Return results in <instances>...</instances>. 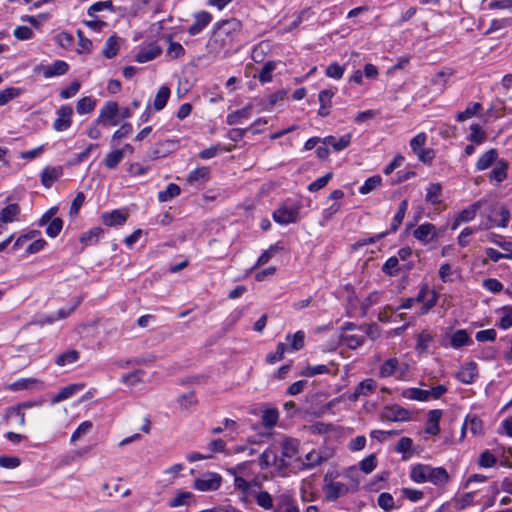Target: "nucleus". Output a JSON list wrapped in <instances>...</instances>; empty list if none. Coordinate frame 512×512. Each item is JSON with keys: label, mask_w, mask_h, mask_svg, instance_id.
<instances>
[{"label": "nucleus", "mask_w": 512, "mask_h": 512, "mask_svg": "<svg viewBox=\"0 0 512 512\" xmlns=\"http://www.w3.org/2000/svg\"><path fill=\"white\" fill-rule=\"evenodd\" d=\"M242 22L236 18L221 20L213 25L209 45L216 50L230 49L242 33Z\"/></svg>", "instance_id": "nucleus-1"}, {"label": "nucleus", "mask_w": 512, "mask_h": 512, "mask_svg": "<svg viewBox=\"0 0 512 512\" xmlns=\"http://www.w3.org/2000/svg\"><path fill=\"white\" fill-rule=\"evenodd\" d=\"M301 208L302 203L300 201L287 199L279 208L273 212V220L280 225L296 223L298 221Z\"/></svg>", "instance_id": "nucleus-2"}, {"label": "nucleus", "mask_w": 512, "mask_h": 512, "mask_svg": "<svg viewBox=\"0 0 512 512\" xmlns=\"http://www.w3.org/2000/svg\"><path fill=\"white\" fill-rule=\"evenodd\" d=\"M299 450V441L286 438L281 443V457H274V464L279 470L286 469L290 462L296 459Z\"/></svg>", "instance_id": "nucleus-3"}, {"label": "nucleus", "mask_w": 512, "mask_h": 512, "mask_svg": "<svg viewBox=\"0 0 512 512\" xmlns=\"http://www.w3.org/2000/svg\"><path fill=\"white\" fill-rule=\"evenodd\" d=\"M120 107L115 101H107L100 108L96 124H101L104 127L117 126L120 123L119 119Z\"/></svg>", "instance_id": "nucleus-4"}, {"label": "nucleus", "mask_w": 512, "mask_h": 512, "mask_svg": "<svg viewBox=\"0 0 512 512\" xmlns=\"http://www.w3.org/2000/svg\"><path fill=\"white\" fill-rule=\"evenodd\" d=\"M221 483L222 477L220 474L206 472L200 478L195 479L193 488L202 492L216 491L220 488Z\"/></svg>", "instance_id": "nucleus-5"}, {"label": "nucleus", "mask_w": 512, "mask_h": 512, "mask_svg": "<svg viewBox=\"0 0 512 512\" xmlns=\"http://www.w3.org/2000/svg\"><path fill=\"white\" fill-rule=\"evenodd\" d=\"M57 118L53 122V129L62 132L69 129L72 125L73 110L68 105H63L56 111Z\"/></svg>", "instance_id": "nucleus-6"}, {"label": "nucleus", "mask_w": 512, "mask_h": 512, "mask_svg": "<svg viewBox=\"0 0 512 512\" xmlns=\"http://www.w3.org/2000/svg\"><path fill=\"white\" fill-rule=\"evenodd\" d=\"M194 22L188 28L190 36H196L200 34L212 21V14L208 11H200L193 15Z\"/></svg>", "instance_id": "nucleus-7"}, {"label": "nucleus", "mask_w": 512, "mask_h": 512, "mask_svg": "<svg viewBox=\"0 0 512 512\" xmlns=\"http://www.w3.org/2000/svg\"><path fill=\"white\" fill-rule=\"evenodd\" d=\"M483 201L479 200L463 209L456 217L454 223L452 224V229H456L461 223H466L472 221L478 212V210L482 207Z\"/></svg>", "instance_id": "nucleus-8"}, {"label": "nucleus", "mask_w": 512, "mask_h": 512, "mask_svg": "<svg viewBox=\"0 0 512 512\" xmlns=\"http://www.w3.org/2000/svg\"><path fill=\"white\" fill-rule=\"evenodd\" d=\"M427 472V482L435 486H445L449 481V474L444 467H432L429 465Z\"/></svg>", "instance_id": "nucleus-9"}, {"label": "nucleus", "mask_w": 512, "mask_h": 512, "mask_svg": "<svg viewBox=\"0 0 512 512\" xmlns=\"http://www.w3.org/2000/svg\"><path fill=\"white\" fill-rule=\"evenodd\" d=\"M382 416L386 420L393 422L408 421L411 418L410 412L399 405L385 407Z\"/></svg>", "instance_id": "nucleus-10"}, {"label": "nucleus", "mask_w": 512, "mask_h": 512, "mask_svg": "<svg viewBox=\"0 0 512 512\" xmlns=\"http://www.w3.org/2000/svg\"><path fill=\"white\" fill-rule=\"evenodd\" d=\"M61 166H46L41 172V184L49 189L62 176Z\"/></svg>", "instance_id": "nucleus-11"}, {"label": "nucleus", "mask_w": 512, "mask_h": 512, "mask_svg": "<svg viewBox=\"0 0 512 512\" xmlns=\"http://www.w3.org/2000/svg\"><path fill=\"white\" fill-rule=\"evenodd\" d=\"M348 491V486L338 481H332L324 488L325 496L328 501H335L339 497L346 495Z\"/></svg>", "instance_id": "nucleus-12"}, {"label": "nucleus", "mask_w": 512, "mask_h": 512, "mask_svg": "<svg viewBox=\"0 0 512 512\" xmlns=\"http://www.w3.org/2000/svg\"><path fill=\"white\" fill-rule=\"evenodd\" d=\"M442 410H430L427 416L425 432L430 435H438L440 433V420L442 418Z\"/></svg>", "instance_id": "nucleus-13"}, {"label": "nucleus", "mask_w": 512, "mask_h": 512, "mask_svg": "<svg viewBox=\"0 0 512 512\" xmlns=\"http://www.w3.org/2000/svg\"><path fill=\"white\" fill-rule=\"evenodd\" d=\"M414 238L426 244L436 237L435 226L431 223H424L418 226L413 232Z\"/></svg>", "instance_id": "nucleus-14"}, {"label": "nucleus", "mask_w": 512, "mask_h": 512, "mask_svg": "<svg viewBox=\"0 0 512 512\" xmlns=\"http://www.w3.org/2000/svg\"><path fill=\"white\" fill-rule=\"evenodd\" d=\"M84 387L85 385L83 383H75L61 388L59 392L52 398V404H56L71 398L73 395L83 390Z\"/></svg>", "instance_id": "nucleus-15"}, {"label": "nucleus", "mask_w": 512, "mask_h": 512, "mask_svg": "<svg viewBox=\"0 0 512 512\" xmlns=\"http://www.w3.org/2000/svg\"><path fill=\"white\" fill-rule=\"evenodd\" d=\"M126 220L127 214L118 209L102 214L103 224L109 227L123 225Z\"/></svg>", "instance_id": "nucleus-16"}, {"label": "nucleus", "mask_w": 512, "mask_h": 512, "mask_svg": "<svg viewBox=\"0 0 512 512\" xmlns=\"http://www.w3.org/2000/svg\"><path fill=\"white\" fill-rule=\"evenodd\" d=\"M498 160V151L495 148H491L482 154L475 164V168L478 171H484L488 169L492 164Z\"/></svg>", "instance_id": "nucleus-17"}, {"label": "nucleus", "mask_w": 512, "mask_h": 512, "mask_svg": "<svg viewBox=\"0 0 512 512\" xmlns=\"http://www.w3.org/2000/svg\"><path fill=\"white\" fill-rule=\"evenodd\" d=\"M210 169L206 166L198 167L189 172L187 182L190 185L204 184L209 180Z\"/></svg>", "instance_id": "nucleus-18"}, {"label": "nucleus", "mask_w": 512, "mask_h": 512, "mask_svg": "<svg viewBox=\"0 0 512 512\" xmlns=\"http://www.w3.org/2000/svg\"><path fill=\"white\" fill-rule=\"evenodd\" d=\"M195 500V495L189 491H178L176 495L168 501L170 508H177L181 506H190Z\"/></svg>", "instance_id": "nucleus-19"}, {"label": "nucleus", "mask_w": 512, "mask_h": 512, "mask_svg": "<svg viewBox=\"0 0 512 512\" xmlns=\"http://www.w3.org/2000/svg\"><path fill=\"white\" fill-rule=\"evenodd\" d=\"M69 70V65L63 60H56L52 64L46 66L43 70L45 78H52L65 74Z\"/></svg>", "instance_id": "nucleus-20"}, {"label": "nucleus", "mask_w": 512, "mask_h": 512, "mask_svg": "<svg viewBox=\"0 0 512 512\" xmlns=\"http://www.w3.org/2000/svg\"><path fill=\"white\" fill-rule=\"evenodd\" d=\"M495 163V167L489 173V179L502 183L508 176V163L504 159H499Z\"/></svg>", "instance_id": "nucleus-21"}, {"label": "nucleus", "mask_w": 512, "mask_h": 512, "mask_svg": "<svg viewBox=\"0 0 512 512\" xmlns=\"http://www.w3.org/2000/svg\"><path fill=\"white\" fill-rule=\"evenodd\" d=\"M351 138L352 136L350 133L341 136L339 139L334 136H326L322 139V143L326 146L333 147L335 151H342L349 146Z\"/></svg>", "instance_id": "nucleus-22"}, {"label": "nucleus", "mask_w": 512, "mask_h": 512, "mask_svg": "<svg viewBox=\"0 0 512 512\" xmlns=\"http://www.w3.org/2000/svg\"><path fill=\"white\" fill-rule=\"evenodd\" d=\"M21 212L20 206L16 203L8 204L0 211V223L8 224L17 220Z\"/></svg>", "instance_id": "nucleus-23"}, {"label": "nucleus", "mask_w": 512, "mask_h": 512, "mask_svg": "<svg viewBox=\"0 0 512 512\" xmlns=\"http://www.w3.org/2000/svg\"><path fill=\"white\" fill-rule=\"evenodd\" d=\"M252 105L247 104L243 108L231 112L226 117V123L228 125H236L242 122L244 119H248L251 116Z\"/></svg>", "instance_id": "nucleus-24"}, {"label": "nucleus", "mask_w": 512, "mask_h": 512, "mask_svg": "<svg viewBox=\"0 0 512 512\" xmlns=\"http://www.w3.org/2000/svg\"><path fill=\"white\" fill-rule=\"evenodd\" d=\"M477 377V366L474 362L467 363L457 374V379L464 384H471Z\"/></svg>", "instance_id": "nucleus-25"}, {"label": "nucleus", "mask_w": 512, "mask_h": 512, "mask_svg": "<svg viewBox=\"0 0 512 512\" xmlns=\"http://www.w3.org/2000/svg\"><path fill=\"white\" fill-rule=\"evenodd\" d=\"M399 369V360L396 357L385 360L379 367L378 375L381 378H388L396 375Z\"/></svg>", "instance_id": "nucleus-26"}, {"label": "nucleus", "mask_w": 512, "mask_h": 512, "mask_svg": "<svg viewBox=\"0 0 512 512\" xmlns=\"http://www.w3.org/2000/svg\"><path fill=\"white\" fill-rule=\"evenodd\" d=\"M175 144L176 141L173 140L159 141L148 150L147 158H149L150 160H157L159 158L165 157L169 151L168 149L162 150V148L165 146H175Z\"/></svg>", "instance_id": "nucleus-27"}, {"label": "nucleus", "mask_w": 512, "mask_h": 512, "mask_svg": "<svg viewBox=\"0 0 512 512\" xmlns=\"http://www.w3.org/2000/svg\"><path fill=\"white\" fill-rule=\"evenodd\" d=\"M162 53L160 46L153 44L147 49L141 50L135 57L136 62L146 63L154 60L157 56Z\"/></svg>", "instance_id": "nucleus-28"}, {"label": "nucleus", "mask_w": 512, "mask_h": 512, "mask_svg": "<svg viewBox=\"0 0 512 512\" xmlns=\"http://www.w3.org/2000/svg\"><path fill=\"white\" fill-rule=\"evenodd\" d=\"M413 440L409 437H401L396 446L395 451L402 454V460L407 461L411 458L414 451L412 450Z\"/></svg>", "instance_id": "nucleus-29"}, {"label": "nucleus", "mask_w": 512, "mask_h": 512, "mask_svg": "<svg viewBox=\"0 0 512 512\" xmlns=\"http://www.w3.org/2000/svg\"><path fill=\"white\" fill-rule=\"evenodd\" d=\"M280 413L277 408H267L263 410L261 421L266 429H273L279 420Z\"/></svg>", "instance_id": "nucleus-30"}, {"label": "nucleus", "mask_w": 512, "mask_h": 512, "mask_svg": "<svg viewBox=\"0 0 512 512\" xmlns=\"http://www.w3.org/2000/svg\"><path fill=\"white\" fill-rule=\"evenodd\" d=\"M464 429H469L473 436L483 434V422L476 415H467L464 421Z\"/></svg>", "instance_id": "nucleus-31"}, {"label": "nucleus", "mask_w": 512, "mask_h": 512, "mask_svg": "<svg viewBox=\"0 0 512 512\" xmlns=\"http://www.w3.org/2000/svg\"><path fill=\"white\" fill-rule=\"evenodd\" d=\"M407 209H408V200L404 199V200H402L400 202L399 207H398V211L396 212L395 216L392 219L390 230H388L389 234L390 233H395L398 230V228L402 224V221H403V219L405 217Z\"/></svg>", "instance_id": "nucleus-32"}, {"label": "nucleus", "mask_w": 512, "mask_h": 512, "mask_svg": "<svg viewBox=\"0 0 512 512\" xmlns=\"http://www.w3.org/2000/svg\"><path fill=\"white\" fill-rule=\"evenodd\" d=\"M472 343L471 338L469 337L468 333L464 329H459L455 331L450 340V344L453 348L458 349L465 345H470Z\"/></svg>", "instance_id": "nucleus-33"}, {"label": "nucleus", "mask_w": 512, "mask_h": 512, "mask_svg": "<svg viewBox=\"0 0 512 512\" xmlns=\"http://www.w3.org/2000/svg\"><path fill=\"white\" fill-rule=\"evenodd\" d=\"M402 396L409 400L427 401L430 398V391L420 388H407L403 390Z\"/></svg>", "instance_id": "nucleus-34"}, {"label": "nucleus", "mask_w": 512, "mask_h": 512, "mask_svg": "<svg viewBox=\"0 0 512 512\" xmlns=\"http://www.w3.org/2000/svg\"><path fill=\"white\" fill-rule=\"evenodd\" d=\"M428 464H416L411 467L410 479L416 483L427 482Z\"/></svg>", "instance_id": "nucleus-35"}, {"label": "nucleus", "mask_w": 512, "mask_h": 512, "mask_svg": "<svg viewBox=\"0 0 512 512\" xmlns=\"http://www.w3.org/2000/svg\"><path fill=\"white\" fill-rule=\"evenodd\" d=\"M273 512H300V510L292 498L282 496L277 501Z\"/></svg>", "instance_id": "nucleus-36"}, {"label": "nucleus", "mask_w": 512, "mask_h": 512, "mask_svg": "<svg viewBox=\"0 0 512 512\" xmlns=\"http://www.w3.org/2000/svg\"><path fill=\"white\" fill-rule=\"evenodd\" d=\"M103 234V229L100 227H93L89 231L83 233L80 237L81 243L85 246L95 245Z\"/></svg>", "instance_id": "nucleus-37"}, {"label": "nucleus", "mask_w": 512, "mask_h": 512, "mask_svg": "<svg viewBox=\"0 0 512 512\" xmlns=\"http://www.w3.org/2000/svg\"><path fill=\"white\" fill-rule=\"evenodd\" d=\"M119 43H120L119 37H117L116 35L110 36L105 42V45L103 48V55L107 59H111V58L115 57L119 50Z\"/></svg>", "instance_id": "nucleus-38"}, {"label": "nucleus", "mask_w": 512, "mask_h": 512, "mask_svg": "<svg viewBox=\"0 0 512 512\" xmlns=\"http://www.w3.org/2000/svg\"><path fill=\"white\" fill-rule=\"evenodd\" d=\"M124 158V150H112L103 159L106 168L115 169Z\"/></svg>", "instance_id": "nucleus-39"}, {"label": "nucleus", "mask_w": 512, "mask_h": 512, "mask_svg": "<svg viewBox=\"0 0 512 512\" xmlns=\"http://www.w3.org/2000/svg\"><path fill=\"white\" fill-rule=\"evenodd\" d=\"M170 97V89L167 86H162L158 90L153 101V107L156 111H161L167 104Z\"/></svg>", "instance_id": "nucleus-40"}, {"label": "nucleus", "mask_w": 512, "mask_h": 512, "mask_svg": "<svg viewBox=\"0 0 512 512\" xmlns=\"http://www.w3.org/2000/svg\"><path fill=\"white\" fill-rule=\"evenodd\" d=\"M259 507L270 510L274 507L272 496L267 491H252V495Z\"/></svg>", "instance_id": "nucleus-41"}, {"label": "nucleus", "mask_w": 512, "mask_h": 512, "mask_svg": "<svg viewBox=\"0 0 512 512\" xmlns=\"http://www.w3.org/2000/svg\"><path fill=\"white\" fill-rule=\"evenodd\" d=\"M442 192V186L440 183H432L426 188L425 199L432 205L440 203V197Z\"/></svg>", "instance_id": "nucleus-42"}, {"label": "nucleus", "mask_w": 512, "mask_h": 512, "mask_svg": "<svg viewBox=\"0 0 512 512\" xmlns=\"http://www.w3.org/2000/svg\"><path fill=\"white\" fill-rule=\"evenodd\" d=\"M181 193L180 187L175 183H170L167 185L165 190H161L158 192V200L160 202H168L171 199L179 196Z\"/></svg>", "instance_id": "nucleus-43"}, {"label": "nucleus", "mask_w": 512, "mask_h": 512, "mask_svg": "<svg viewBox=\"0 0 512 512\" xmlns=\"http://www.w3.org/2000/svg\"><path fill=\"white\" fill-rule=\"evenodd\" d=\"M283 249V246L280 245V242L270 245V247L263 251V253L259 256L254 267L265 265L270 261V259L277 254L279 251Z\"/></svg>", "instance_id": "nucleus-44"}, {"label": "nucleus", "mask_w": 512, "mask_h": 512, "mask_svg": "<svg viewBox=\"0 0 512 512\" xmlns=\"http://www.w3.org/2000/svg\"><path fill=\"white\" fill-rule=\"evenodd\" d=\"M323 461H325V458L322 456V454L319 451L312 450L311 452L306 454L305 461L302 464V469L315 468L316 466L320 465Z\"/></svg>", "instance_id": "nucleus-45"}, {"label": "nucleus", "mask_w": 512, "mask_h": 512, "mask_svg": "<svg viewBox=\"0 0 512 512\" xmlns=\"http://www.w3.org/2000/svg\"><path fill=\"white\" fill-rule=\"evenodd\" d=\"M234 475V486L237 490H240L243 494H245V497L242 498V501L243 502H247V497L249 495H252V491L251 490V483L248 482L246 479H244L242 476L238 475V474H233Z\"/></svg>", "instance_id": "nucleus-46"}, {"label": "nucleus", "mask_w": 512, "mask_h": 512, "mask_svg": "<svg viewBox=\"0 0 512 512\" xmlns=\"http://www.w3.org/2000/svg\"><path fill=\"white\" fill-rule=\"evenodd\" d=\"M482 108L481 104L478 102H470L464 111H461L457 114L456 119L459 122L466 121L470 119L474 115H476L480 109Z\"/></svg>", "instance_id": "nucleus-47"}, {"label": "nucleus", "mask_w": 512, "mask_h": 512, "mask_svg": "<svg viewBox=\"0 0 512 512\" xmlns=\"http://www.w3.org/2000/svg\"><path fill=\"white\" fill-rule=\"evenodd\" d=\"M103 10L114 12L115 8L113 2L111 0L95 2L88 8L87 14L90 17H95L98 12H101Z\"/></svg>", "instance_id": "nucleus-48"}, {"label": "nucleus", "mask_w": 512, "mask_h": 512, "mask_svg": "<svg viewBox=\"0 0 512 512\" xmlns=\"http://www.w3.org/2000/svg\"><path fill=\"white\" fill-rule=\"evenodd\" d=\"M96 106V100L92 97H83L81 98L76 105V111L78 114H88L91 113Z\"/></svg>", "instance_id": "nucleus-49"}, {"label": "nucleus", "mask_w": 512, "mask_h": 512, "mask_svg": "<svg viewBox=\"0 0 512 512\" xmlns=\"http://www.w3.org/2000/svg\"><path fill=\"white\" fill-rule=\"evenodd\" d=\"M79 359V352L75 349L68 350L62 354H60L56 360L55 363L58 366H66L72 363H75Z\"/></svg>", "instance_id": "nucleus-50"}, {"label": "nucleus", "mask_w": 512, "mask_h": 512, "mask_svg": "<svg viewBox=\"0 0 512 512\" xmlns=\"http://www.w3.org/2000/svg\"><path fill=\"white\" fill-rule=\"evenodd\" d=\"M23 93V89L17 87H9L0 91V106L6 105L11 100L19 97Z\"/></svg>", "instance_id": "nucleus-51"}, {"label": "nucleus", "mask_w": 512, "mask_h": 512, "mask_svg": "<svg viewBox=\"0 0 512 512\" xmlns=\"http://www.w3.org/2000/svg\"><path fill=\"white\" fill-rule=\"evenodd\" d=\"M305 333L301 330L297 331L293 335H287L286 340L290 345L291 351H298L304 346Z\"/></svg>", "instance_id": "nucleus-52"}, {"label": "nucleus", "mask_w": 512, "mask_h": 512, "mask_svg": "<svg viewBox=\"0 0 512 512\" xmlns=\"http://www.w3.org/2000/svg\"><path fill=\"white\" fill-rule=\"evenodd\" d=\"M387 235H389V231H384V232L378 233V234H376L374 236H371V237L361 238V239L357 240L352 245V249L357 251V250H359L360 248H362V247H364L366 245H370V244L376 243L378 240L383 239Z\"/></svg>", "instance_id": "nucleus-53"}, {"label": "nucleus", "mask_w": 512, "mask_h": 512, "mask_svg": "<svg viewBox=\"0 0 512 512\" xmlns=\"http://www.w3.org/2000/svg\"><path fill=\"white\" fill-rule=\"evenodd\" d=\"M382 178L379 175H375L369 177L365 180L364 184L359 188V193L362 195H366L372 191H374L377 187L381 185Z\"/></svg>", "instance_id": "nucleus-54"}, {"label": "nucleus", "mask_w": 512, "mask_h": 512, "mask_svg": "<svg viewBox=\"0 0 512 512\" xmlns=\"http://www.w3.org/2000/svg\"><path fill=\"white\" fill-rule=\"evenodd\" d=\"M377 503L385 512H390L396 507L393 496L388 492L379 494Z\"/></svg>", "instance_id": "nucleus-55"}, {"label": "nucleus", "mask_w": 512, "mask_h": 512, "mask_svg": "<svg viewBox=\"0 0 512 512\" xmlns=\"http://www.w3.org/2000/svg\"><path fill=\"white\" fill-rule=\"evenodd\" d=\"M166 55L171 59H179L185 55V49L179 42H174L169 38V46Z\"/></svg>", "instance_id": "nucleus-56"}, {"label": "nucleus", "mask_w": 512, "mask_h": 512, "mask_svg": "<svg viewBox=\"0 0 512 512\" xmlns=\"http://www.w3.org/2000/svg\"><path fill=\"white\" fill-rule=\"evenodd\" d=\"M38 381L34 378H21L11 383L8 386V389L11 391H21L31 389L34 384Z\"/></svg>", "instance_id": "nucleus-57"}, {"label": "nucleus", "mask_w": 512, "mask_h": 512, "mask_svg": "<svg viewBox=\"0 0 512 512\" xmlns=\"http://www.w3.org/2000/svg\"><path fill=\"white\" fill-rule=\"evenodd\" d=\"M341 341L349 348V349H357L361 347L365 343V337L359 335H342Z\"/></svg>", "instance_id": "nucleus-58"}, {"label": "nucleus", "mask_w": 512, "mask_h": 512, "mask_svg": "<svg viewBox=\"0 0 512 512\" xmlns=\"http://www.w3.org/2000/svg\"><path fill=\"white\" fill-rule=\"evenodd\" d=\"M63 228V220L59 217L53 218L51 222L47 224L46 235L50 238H56Z\"/></svg>", "instance_id": "nucleus-59"}, {"label": "nucleus", "mask_w": 512, "mask_h": 512, "mask_svg": "<svg viewBox=\"0 0 512 512\" xmlns=\"http://www.w3.org/2000/svg\"><path fill=\"white\" fill-rule=\"evenodd\" d=\"M132 131H133V127H132L131 123L126 122V123L122 124L120 126V128L117 129L113 133L112 138H111V143L116 144L122 138L129 136L132 133Z\"/></svg>", "instance_id": "nucleus-60"}, {"label": "nucleus", "mask_w": 512, "mask_h": 512, "mask_svg": "<svg viewBox=\"0 0 512 512\" xmlns=\"http://www.w3.org/2000/svg\"><path fill=\"white\" fill-rule=\"evenodd\" d=\"M276 64L273 61L266 62L258 76V79L261 83H268L272 80V72L275 69Z\"/></svg>", "instance_id": "nucleus-61"}, {"label": "nucleus", "mask_w": 512, "mask_h": 512, "mask_svg": "<svg viewBox=\"0 0 512 512\" xmlns=\"http://www.w3.org/2000/svg\"><path fill=\"white\" fill-rule=\"evenodd\" d=\"M332 177H333V173L332 172L326 173L324 176H322L320 178H317L316 180L311 182L308 185V190L310 192H317V191H319L320 189L324 188L328 184V182L332 179Z\"/></svg>", "instance_id": "nucleus-62"}, {"label": "nucleus", "mask_w": 512, "mask_h": 512, "mask_svg": "<svg viewBox=\"0 0 512 512\" xmlns=\"http://www.w3.org/2000/svg\"><path fill=\"white\" fill-rule=\"evenodd\" d=\"M432 340L433 337L428 331H422L417 336L416 349L420 352L426 351Z\"/></svg>", "instance_id": "nucleus-63"}, {"label": "nucleus", "mask_w": 512, "mask_h": 512, "mask_svg": "<svg viewBox=\"0 0 512 512\" xmlns=\"http://www.w3.org/2000/svg\"><path fill=\"white\" fill-rule=\"evenodd\" d=\"M345 72L344 66H341L337 62H333L326 68L325 74L327 77L333 78V79H341L343 74Z\"/></svg>", "instance_id": "nucleus-64"}]
</instances>
